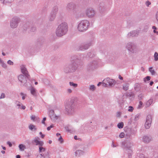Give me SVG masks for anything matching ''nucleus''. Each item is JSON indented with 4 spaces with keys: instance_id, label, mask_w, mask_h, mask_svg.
Here are the masks:
<instances>
[{
    "instance_id": "obj_1",
    "label": "nucleus",
    "mask_w": 158,
    "mask_h": 158,
    "mask_svg": "<svg viewBox=\"0 0 158 158\" xmlns=\"http://www.w3.org/2000/svg\"><path fill=\"white\" fill-rule=\"evenodd\" d=\"M68 26L67 23H62L58 26L56 31L57 36H61L65 34L67 31Z\"/></svg>"
},
{
    "instance_id": "obj_2",
    "label": "nucleus",
    "mask_w": 158,
    "mask_h": 158,
    "mask_svg": "<svg viewBox=\"0 0 158 158\" xmlns=\"http://www.w3.org/2000/svg\"><path fill=\"white\" fill-rule=\"evenodd\" d=\"M89 25V22L87 20H82L79 24L77 29L81 32L84 31L88 29Z\"/></svg>"
},
{
    "instance_id": "obj_3",
    "label": "nucleus",
    "mask_w": 158,
    "mask_h": 158,
    "mask_svg": "<svg viewBox=\"0 0 158 158\" xmlns=\"http://www.w3.org/2000/svg\"><path fill=\"white\" fill-rule=\"evenodd\" d=\"M65 113L68 114H72L74 112V108L70 105H68L65 106Z\"/></svg>"
},
{
    "instance_id": "obj_4",
    "label": "nucleus",
    "mask_w": 158,
    "mask_h": 158,
    "mask_svg": "<svg viewBox=\"0 0 158 158\" xmlns=\"http://www.w3.org/2000/svg\"><path fill=\"white\" fill-rule=\"evenodd\" d=\"M95 13V11L91 8L87 10L86 11V14L87 16L89 17H93Z\"/></svg>"
},
{
    "instance_id": "obj_5",
    "label": "nucleus",
    "mask_w": 158,
    "mask_h": 158,
    "mask_svg": "<svg viewBox=\"0 0 158 158\" xmlns=\"http://www.w3.org/2000/svg\"><path fill=\"white\" fill-rule=\"evenodd\" d=\"M33 142L36 145L42 146L44 144V143L43 141L40 140V138L38 137H35L33 140Z\"/></svg>"
},
{
    "instance_id": "obj_6",
    "label": "nucleus",
    "mask_w": 158,
    "mask_h": 158,
    "mask_svg": "<svg viewBox=\"0 0 158 158\" xmlns=\"http://www.w3.org/2000/svg\"><path fill=\"white\" fill-rule=\"evenodd\" d=\"M21 69L22 73L24 74L27 78H29L30 75L28 73V72L24 66L23 65H21Z\"/></svg>"
},
{
    "instance_id": "obj_7",
    "label": "nucleus",
    "mask_w": 158,
    "mask_h": 158,
    "mask_svg": "<svg viewBox=\"0 0 158 158\" xmlns=\"http://www.w3.org/2000/svg\"><path fill=\"white\" fill-rule=\"evenodd\" d=\"M38 158H50V156L49 153L48 152H45L43 154L41 153L38 156Z\"/></svg>"
},
{
    "instance_id": "obj_8",
    "label": "nucleus",
    "mask_w": 158,
    "mask_h": 158,
    "mask_svg": "<svg viewBox=\"0 0 158 158\" xmlns=\"http://www.w3.org/2000/svg\"><path fill=\"white\" fill-rule=\"evenodd\" d=\"M153 100L152 99H150L146 102L145 104V107L147 108L149 107L152 103Z\"/></svg>"
},
{
    "instance_id": "obj_9",
    "label": "nucleus",
    "mask_w": 158,
    "mask_h": 158,
    "mask_svg": "<svg viewBox=\"0 0 158 158\" xmlns=\"http://www.w3.org/2000/svg\"><path fill=\"white\" fill-rule=\"evenodd\" d=\"M29 128L31 131H36L37 130V128L35 126L30 124L29 126Z\"/></svg>"
},
{
    "instance_id": "obj_10",
    "label": "nucleus",
    "mask_w": 158,
    "mask_h": 158,
    "mask_svg": "<svg viewBox=\"0 0 158 158\" xmlns=\"http://www.w3.org/2000/svg\"><path fill=\"white\" fill-rule=\"evenodd\" d=\"M18 78L19 81L21 82H25V79L24 77V76L22 75H20L19 77Z\"/></svg>"
},
{
    "instance_id": "obj_11",
    "label": "nucleus",
    "mask_w": 158,
    "mask_h": 158,
    "mask_svg": "<svg viewBox=\"0 0 158 158\" xmlns=\"http://www.w3.org/2000/svg\"><path fill=\"white\" fill-rule=\"evenodd\" d=\"M152 118L151 115H148L146 118V122L148 123H152Z\"/></svg>"
},
{
    "instance_id": "obj_12",
    "label": "nucleus",
    "mask_w": 158,
    "mask_h": 158,
    "mask_svg": "<svg viewBox=\"0 0 158 158\" xmlns=\"http://www.w3.org/2000/svg\"><path fill=\"white\" fill-rule=\"evenodd\" d=\"M19 147L21 151H23L26 148L25 146L23 144H20L19 146Z\"/></svg>"
},
{
    "instance_id": "obj_13",
    "label": "nucleus",
    "mask_w": 158,
    "mask_h": 158,
    "mask_svg": "<svg viewBox=\"0 0 158 158\" xmlns=\"http://www.w3.org/2000/svg\"><path fill=\"white\" fill-rule=\"evenodd\" d=\"M31 119L33 121H39L40 118L38 117H35L33 115L31 116Z\"/></svg>"
},
{
    "instance_id": "obj_14",
    "label": "nucleus",
    "mask_w": 158,
    "mask_h": 158,
    "mask_svg": "<svg viewBox=\"0 0 158 158\" xmlns=\"http://www.w3.org/2000/svg\"><path fill=\"white\" fill-rule=\"evenodd\" d=\"M31 94L34 96H36V89L33 87L31 89Z\"/></svg>"
},
{
    "instance_id": "obj_15",
    "label": "nucleus",
    "mask_w": 158,
    "mask_h": 158,
    "mask_svg": "<svg viewBox=\"0 0 158 158\" xmlns=\"http://www.w3.org/2000/svg\"><path fill=\"white\" fill-rule=\"evenodd\" d=\"M17 23L16 22H11L10 23V26L13 28H15L17 26Z\"/></svg>"
},
{
    "instance_id": "obj_16",
    "label": "nucleus",
    "mask_w": 158,
    "mask_h": 158,
    "mask_svg": "<svg viewBox=\"0 0 158 158\" xmlns=\"http://www.w3.org/2000/svg\"><path fill=\"white\" fill-rule=\"evenodd\" d=\"M151 123H148L146 122L145 124V127L146 129H148L151 126Z\"/></svg>"
},
{
    "instance_id": "obj_17",
    "label": "nucleus",
    "mask_w": 158,
    "mask_h": 158,
    "mask_svg": "<svg viewBox=\"0 0 158 158\" xmlns=\"http://www.w3.org/2000/svg\"><path fill=\"white\" fill-rule=\"evenodd\" d=\"M42 146H39V152L40 153L44 152L45 151V148Z\"/></svg>"
},
{
    "instance_id": "obj_18",
    "label": "nucleus",
    "mask_w": 158,
    "mask_h": 158,
    "mask_svg": "<svg viewBox=\"0 0 158 158\" xmlns=\"http://www.w3.org/2000/svg\"><path fill=\"white\" fill-rule=\"evenodd\" d=\"M143 139V141L145 142H149L150 141V139H149L148 137L147 136L144 137Z\"/></svg>"
},
{
    "instance_id": "obj_19",
    "label": "nucleus",
    "mask_w": 158,
    "mask_h": 158,
    "mask_svg": "<svg viewBox=\"0 0 158 158\" xmlns=\"http://www.w3.org/2000/svg\"><path fill=\"white\" fill-rule=\"evenodd\" d=\"M107 81H108V83L110 85H111L114 83V81L113 80H110L109 78H107L106 79Z\"/></svg>"
},
{
    "instance_id": "obj_20",
    "label": "nucleus",
    "mask_w": 158,
    "mask_h": 158,
    "mask_svg": "<svg viewBox=\"0 0 158 158\" xmlns=\"http://www.w3.org/2000/svg\"><path fill=\"white\" fill-rule=\"evenodd\" d=\"M123 122H121L117 125V127L119 128H123Z\"/></svg>"
},
{
    "instance_id": "obj_21",
    "label": "nucleus",
    "mask_w": 158,
    "mask_h": 158,
    "mask_svg": "<svg viewBox=\"0 0 158 158\" xmlns=\"http://www.w3.org/2000/svg\"><path fill=\"white\" fill-rule=\"evenodd\" d=\"M154 58L155 61H157L158 60V53L155 52L154 55Z\"/></svg>"
},
{
    "instance_id": "obj_22",
    "label": "nucleus",
    "mask_w": 158,
    "mask_h": 158,
    "mask_svg": "<svg viewBox=\"0 0 158 158\" xmlns=\"http://www.w3.org/2000/svg\"><path fill=\"white\" fill-rule=\"evenodd\" d=\"M152 69V67L150 68L149 69V71L152 74L154 75L155 74V72Z\"/></svg>"
},
{
    "instance_id": "obj_23",
    "label": "nucleus",
    "mask_w": 158,
    "mask_h": 158,
    "mask_svg": "<svg viewBox=\"0 0 158 158\" xmlns=\"http://www.w3.org/2000/svg\"><path fill=\"white\" fill-rule=\"evenodd\" d=\"M83 152L81 150H77L76 152V155H79L80 154H82Z\"/></svg>"
},
{
    "instance_id": "obj_24",
    "label": "nucleus",
    "mask_w": 158,
    "mask_h": 158,
    "mask_svg": "<svg viewBox=\"0 0 158 158\" xmlns=\"http://www.w3.org/2000/svg\"><path fill=\"white\" fill-rule=\"evenodd\" d=\"M128 89V85L127 84H125L123 86V89L125 90H127Z\"/></svg>"
},
{
    "instance_id": "obj_25",
    "label": "nucleus",
    "mask_w": 158,
    "mask_h": 158,
    "mask_svg": "<svg viewBox=\"0 0 158 158\" xmlns=\"http://www.w3.org/2000/svg\"><path fill=\"white\" fill-rule=\"evenodd\" d=\"M151 77L149 76H147L144 79V81L145 82L148 81L150 80Z\"/></svg>"
},
{
    "instance_id": "obj_26",
    "label": "nucleus",
    "mask_w": 158,
    "mask_h": 158,
    "mask_svg": "<svg viewBox=\"0 0 158 158\" xmlns=\"http://www.w3.org/2000/svg\"><path fill=\"white\" fill-rule=\"evenodd\" d=\"M152 28L153 29H154V30L153 31V32L154 33H156L157 35H158V32L156 31V27H155V26H153L152 27Z\"/></svg>"
},
{
    "instance_id": "obj_27",
    "label": "nucleus",
    "mask_w": 158,
    "mask_h": 158,
    "mask_svg": "<svg viewBox=\"0 0 158 158\" xmlns=\"http://www.w3.org/2000/svg\"><path fill=\"white\" fill-rule=\"evenodd\" d=\"M133 110V107L131 106H129V109H128V111L130 112H132Z\"/></svg>"
},
{
    "instance_id": "obj_28",
    "label": "nucleus",
    "mask_w": 158,
    "mask_h": 158,
    "mask_svg": "<svg viewBox=\"0 0 158 158\" xmlns=\"http://www.w3.org/2000/svg\"><path fill=\"white\" fill-rule=\"evenodd\" d=\"M20 94L21 96H22V99L23 100H24L25 99L26 96V95L25 94H23V93H20Z\"/></svg>"
},
{
    "instance_id": "obj_29",
    "label": "nucleus",
    "mask_w": 158,
    "mask_h": 158,
    "mask_svg": "<svg viewBox=\"0 0 158 158\" xmlns=\"http://www.w3.org/2000/svg\"><path fill=\"white\" fill-rule=\"evenodd\" d=\"M95 88V87L94 85H91L90 87V89L92 90H94Z\"/></svg>"
},
{
    "instance_id": "obj_30",
    "label": "nucleus",
    "mask_w": 158,
    "mask_h": 158,
    "mask_svg": "<svg viewBox=\"0 0 158 158\" xmlns=\"http://www.w3.org/2000/svg\"><path fill=\"white\" fill-rule=\"evenodd\" d=\"M119 137L121 138H123L124 137V133L123 132H122L119 135Z\"/></svg>"
},
{
    "instance_id": "obj_31",
    "label": "nucleus",
    "mask_w": 158,
    "mask_h": 158,
    "mask_svg": "<svg viewBox=\"0 0 158 158\" xmlns=\"http://www.w3.org/2000/svg\"><path fill=\"white\" fill-rule=\"evenodd\" d=\"M70 84L71 85H72L74 87H77V84H74L73 82H70Z\"/></svg>"
},
{
    "instance_id": "obj_32",
    "label": "nucleus",
    "mask_w": 158,
    "mask_h": 158,
    "mask_svg": "<svg viewBox=\"0 0 158 158\" xmlns=\"http://www.w3.org/2000/svg\"><path fill=\"white\" fill-rule=\"evenodd\" d=\"M7 63L10 65H13V62L10 60H9L7 61Z\"/></svg>"
},
{
    "instance_id": "obj_33",
    "label": "nucleus",
    "mask_w": 158,
    "mask_h": 158,
    "mask_svg": "<svg viewBox=\"0 0 158 158\" xmlns=\"http://www.w3.org/2000/svg\"><path fill=\"white\" fill-rule=\"evenodd\" d=\"M59 141L60 142V143H62L63 141V139L61 136H60L59 139H58Z\"/></svg>"
},
{
    "instance_id": "obj_34",
    "label": "nucleus",
    "mask_w": 158,
    "mask_h": 158,
    "mask_svg": "<svg viewBox=\"0 0 158 158\" xmlns=\"http://www.w3.org/2000/svg\"><path fill=\"white\" fill-rule=\"evenodd\" d=\"M143 105V102L141 101H140L139 102V108H140Z\"/></svg>"
},
{
    "instance_id": "obj_35",
    "label": "nucleus",
    "mask_w": 158,
    "mask_h": 158,
    "mask_svg": "<svg viewBox=\"0 0 158 158\" xmlns=\"http://www.w3.org/2000/svg\"><path fill=\"white\" fill-rule=\"evenodd\" d=\"M53 127V125H51L50 126L48 127H47V129L48 131H49L51 128H52Z\"/></svg>"
},
{
    "instance_id": "obj_36",
    "label": "nucleus",
    "mask_w": 158,
    "mask_h": 158,
    "mask_svg": "<svg viewBox=\"0 0 158 158\" xmlns=\"http://www.w3.org/2000/svg\"><path fill=\"white\" fill-rule=\"evenodd\" d=\"M41 135V137L42 138H44L45 135H44V134H43L42 133V132H40L39 133Z\"/></svg>"
},
{
    "instance_id": "obj_37",
    "label": "nucleus",
    "mask_w": 158,
    "mask_h": 158,
    "mask_svg": "<svg viewBox=\"0 0 158 158\" xmlns=\"http://www.w3.org/2000/svg\"><path fill=\"white\" fill-rule=\"evenodd\" d=\"M46 117H44L43 118V119L42 121V123L43 124H45V121L46 120Z\"/></svg>"
},
{
    "instance_id": "obj_38",
    "label": "nucleus",
    "mask_w": 158,
    "mask_h": 158,
    "mask_svg": "<svg viewBox=\"0 0 158 158\" xmlns=\"http://www.w3.org/2000/svg\"><path fill=\"white\" fill-rule=\"evenodd\" d=\"M5 97V95L4 94H2L1 96L0 97V98L1 99V98H3Z\"/></svg>"
},
{
    "instance_id": "obj_39",
    "label": "nucleus",
    "mask_w": 158,
    "mask_h": 158,
    "mask_svg": "<svg viewBox=\"0 0 158 158\" xmlns=\"http://www.w3.org/2000/svg\"><path fill=\"white\" fill-rule=\"evenodd\" d=\"M146 4L147 6H149L151 4V2L148 1L146 2Z\"/></svg>"
},
{
    "instance_id": "obj_40",
    "label": "nucleus",
    "mask_w": 158,
    "mask_h": 158,
    "mask_svg": "<svg viewBox=\"0 0 158 158\" xmlns=\"http://www.w3.org/2000/svg\"><path fill=\"white\" fill-rule=\"evenodd\" d=\"M156 18L157 20L158 21V11L157 12L156 14Z\"/></svg>"
},
{
    "instance_id": "obj_41",
    "label": "nucleus",
    "mask_w": 158,
    "mask_h": 158,
    "mask_svg": "<svg viewBox=\"0 0 158 158\" xmlns=\"http://www.w3.org/2000/svg\"><path fill=\"white\" fill-rule=\"evenodd\" d=\"M7 143L8 145H9L10 147H11L12 145V144L10 142H7Z\"/></svg>"
},
{
    "instance_id": "obj_42",
    "label": "nucleus",
    "mask_w": 158,
    "mask_h": 158,
    "mask_svg": "<svg viewBox=\"0 0 158 158\" xmlns=\"http://www.w3.org/2000/svg\"><path fill=\"white\" fill-rule=\"evenodd\" d=\"M119 78L121 80H123V78L120 75L119 76Z\"/></svg>"
},
{
    "instance_id": "obj_43",
    "label": "nucleus",
    "mask_w": 158,
    "mask_h": 158,
    "mask_svg": "<svg viewBox=\"0 0 158 158\" xmlns=\"http://www.w3.org/2000/svg\"><path fill=\"white\" fill-rule=\"evenodd\" d=\"M153 81H151L150 83V85H152L153 84Z\"/></svg>"
},
{
    "instance_id": "obj_44",
    "label": "nucleus",
    "mask_w": 158,
    "mask_h": 158,
    "mask_svg": "<svg viewBox=\"0 0 158 158\" xmlns=\"http://www.w3.org/2000/svg\"><path fill=\"white\" fill-rule=\"evenodd\" d=\"M102 84L103 86H105L107 85V84H105V83H102Z\"/></svg>"
},
{
    "instance_id": "obj_45",
    "label": "nucleus",
    "mask_w": 158,
    "mask_h": 158,
    "mask_svg": "<svg viewBox=\"0 0 158 158\" xmlns=\"http://www.w3.org/2000/svg\"><path fill=\"white\" fill-rule=\"evenodd\" d=\"M127 48H128V49L129 50H130V51H132V50H131V49H130V47H128V46H127Z\"/></svg>"
},
{
    "instance_id": "obj_46",
    "label": "nucleus",
    "mask_w": 158,
    "mask_h": 158,
    "mask_svg": "<svg viewBox=\"0 0 158 158\" xmlns=\"http://www.w3.org/2000/svg\"><path fill=\"white\" fill-rule=\"evenodd\" d=\"M22 108L23 109H24L25 108V106H22Z\"/></svg>"
},
{
    "instance_id": "obj_47",
    "label": "nucleus",
    "mask_w": 158,
    "mask_h": 158,
    "mask_svg": "<svg viewBox=\"0 0 158 158\" xmlns=\"http://www.w3.org/2000/svg\"><path fill=\"white\" fill-rule=\"evenodd\" d=\"M16 158H20V156L19 155H17L16 156Z\"/></svg>"
},
{
    "instance_id": "obj_48",
    "label": "nucleus",
    "mask_w": 158,
    "mask_h": 158,
    "mask_svg": "<svg viewBox=\"0 0 158 158\" xmlns=\"http://www.w3.org/2000/svg\"><path fill=\"white\" fill-rule=\"evenodd\" d=\"M7 2V0H4L3 3H6Z\"/></svg>"
},
{
    "instance_id": "obj_49",
    "label": "nucleus",
    "mask_w": 158,
    "mask_h": 158,
    "mask_svg": "<svg viewBox=\"0 0 158 158\" xmlns=\"http://www.w3.org/2000/svg\"><path fill=\"white\" fill-rule=\"evenodd\" d=\"M102 84V82H99V83L97 85H98V86H99L100 85H101V84Z\"/></svg>"
},
{
    "instance_id": "obj_50",
    "label": "nucleus",
    "mask_w": 158,
    "mask_h": 158,
    "mask_svg": "<svg viewBox=\"0 0 158 158\" xmlns=\"http://www.w3.org/2000/svg\"><path fill=\"white\" fill-rule=\"evenodd\" d=\"M74 138L76 140L77 139V136L76 135L74 137Z\"/></svg>"
},
{
    "instance_id": "obj_51",
    "label": "nucleus",
    "mask_w": 158,
    "mask_h": 158,
    "mask_svg": "<svg viewBox=\"0 0 158 158\" xmlns=\"http://www.w3.org/2000/svg\"><path fill=\"white\" fill-rule=\"evenodd\" d=\"M56 135L57 136H59V135H60V134H59V133H56Z\"/></svg>"
},
{
    "instance_id": "obj_52",
    "label": "nucleus",
    "mask_w": 158,
    "mask_h": 158,
    "mask_svg": "<svg viewBox=\"0 0 158 158\" xmlns=\"http://www.w3.org/2000/svg\"><path fill=\"white\" fill-rule=\"evenodd\" d=\"M1 152L2 153V154H4L5 153V151H1Z\"/></svg>"
},
{
    "instance_id": "obj_53",
    "label": "nucleus",
    "mask_w": 158,
    "mask_h": 158,
    "mask_svg": "<svg viewBox=\"0 0 158 158\" xmlns=\"http://www.w3.org/2000/svg\"><path fill=\"white\" fill-rule=\"evenodd\" d=\"M2 149H3V150H6V148H5V147H2Z\"/></svg>"
},
{
    "instance_id": "obj_54",
    "label": "nucleus",
    "mask_w": 158,
    "mask_h": 158,
    "mask_svg": "<svg viewBox=\"0 0 158 158\" xmlns=\"http://www.w3.org/2000/svg\"><path fill=\"white\" fill-rule=\"evenodd\" d=\"M52 142V141L51 140H49V143H50V144H51Z\"/></svg>"
},
{
    "instance_id": "obj_55",
    "label": "nucleus",
    "mask_w": 158,
    "mask_h": 158,
    "mask_svg": "<svg viewBox=\"0 0 158 158\" xmlns=\"http://www.w3.org/2000/svg\"><path fill=\"white\" fill-rule=\"evenodd\" d=\"M2 54L3 55V56H5V54L4 53V52H2Z\"/></svg>"
},
{
    "instance_id": "obj_56",
    "label": "nucleus",
    "mask_w": 158,
    "mask_h": 158,
    "mask_svg": "<svg viewBox=\"0 0 158 158\" xmlns=\"http://www.w3.org/2000/svg\"><path fill=\"white\" fill-rule=\"evenodd\" d=\"M50 112H51L52 113H54V111L52 110L50 111Z\"/></svg>"
},
{
    "instance_id": "obj_57",
    "label": "nucleus",
    "mask_w": 158,
    "mask_h": 158,
    "mask_svg": "<svg viewBox=\"0 0 158 158\" xmlns=\"http://www.w3.org/2000/svg\"><path fill=\"white\" fill-rule=\"evenodd\" d=\"M38 84V82H35V85H37Z\"/></svg>"
},
{
    "instance_id": "obj_58",
    "label": "nucleus",
    "mask_w": 158,
    "mask_h": 158,
    "mask_svg": "<svg viewBox=\"0 0 158 158\" xmlns=\"http://www.w3.org/2000/svg\"><path fill=\"white\" fill-rule=\"evenodd\" d=\"M131 35V33H129L128 34V35Z\"/></svg>"
},
{
    "instance_id": "obj_59",
    "label": "nucleus",
    "mask_w": 158,
    "mask_h": 158,
    "mask_svg": "<svg viewBox=\"0 0 158 158\" xmlns=\"http://www.w3.org/2000/svg\"><path fill=\"white\" fill-rule=\"evenodd\" d=\"M69 91L70 93L71 92V90L70 89H69Z\"/></svg>"
},
{
    "instance_id": "obj_60",
    "label": "nucleus",
    "mask_w": 158,
    "mask_h": 158,
    "mask_svg": "<svg viewBox=\"0 0 158 158\" xmlns=\"http://www.w3.org/2000/svg\"><path fill=\"white\" fill-rule=\"evenodd\" d=\"M18 106H20V104H18Z\"/></svg>"
},
{
    "instance_id": "obj_61",
    "label": "nucleus",
    "mask_w": 158,
    "mask_h": 158,
    "mask_svg": "<svg viewBox=\"0 0 158 158\" xmlns=\"http://www.w3.org/2000/svg\"><path fill=\"white\" fill-rule=\"evenodd\" d=\"M31 110L32 109V107H31Z\"/></svg>"
},
{
    "instance_id": "obj_62",
    "label": "nucleus",
    "mask_w": 158,
    "mask_h": 158,
    "mask_svg": "<svg viewBox=\"0 0 158 158\" xmlns=\"http://www.w3.org/2000/svg\"><path fill=\"white\" fill-rule=\"evenodd\" d=\"M157 89H158V86H157Z\"/></svg>"
},
{
    "instance_id": "obj_63",
    "label": "nucleus",
    "mask_w": 158,
    "mask_h": 158,
    "mask_svg": "<svg viewBox=\"0 0 158 158\" xmlns=\"http://www.w3.org/2000/svg\"><path fill=\"white\" fill-rule=\"evenodd\" d=\"M104 81H105V80H104Z\"/></svg>"
},
{
    "instance_id": "obj_64",
    "label": "nucleus",
    "mask_w": 158,
    "mask_h": 158,
    "mask_svg": "<svg viewBox=\"0 0 158 158\" xmlns=\"http://www.w3.org/2000/svg\"><path fill=\"white\" fill-rule=\"evenodd\" d=\"M1 61V60L0 59V62Z\"/></svg>"
}]
</instances>
